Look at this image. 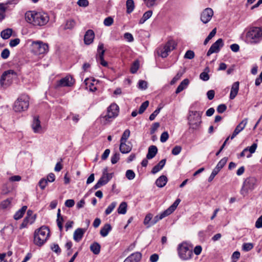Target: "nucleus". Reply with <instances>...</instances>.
I'll use <instances>...</instances> for the list:
<instances>
[{
  "label": "nucleus",
  "mask_w": 262,
  "mask_h": 262,
  "mask_svg": "<svg viewBox=\"0 0 262 262\" xmlns=\"http://www.w3.org/2000/svg\"><path fill=\"white\" fill-rule=\"evenodd\" d=\"M25 20L34 27L45 26L49 21V15L43 12L27 11L25 15Z\"/></svg>",
  "instance_id": "1"
},
{
  "label": "nucleus",
  "mask_w": 262,
  "mask_h": 262,
  "mask_svg": "<svg viewBox=\"0 0 262 262\" xmlns=\"http://www.w3.org/2000/svg\"><path fill=\"white\" fill-rule=\"evenodd\" d=\"M262 40V27H253L246 34V40L251 44H256Z\"/></svg>",
  "instance_id": "2"
},
{
  "label": "nucleus",
  "mask_w": 262,
  "mask_h": 262,
  "mask_svg": "<svg viewBox=\"0 0 262 262\" xmlns=\"http://www.w3.org/2000/svg\"><path fill=\"white\" fill-rule=\"evenodd\" d=\"M49 234V229L46 226H42L36 230L34 234V244L38 246H42L48 239Z\"/></svg>",
  "instance_id": "3"
},
{
  "label": "nucleus",
  "mask_w": 262,
  "mask_h": 262,
  "mask_svg": "<svg viewBox=\"0 0 262 262\" xmlns=\"http://www.w3.org/2000/svg\"><path fill=\"white\" fill-rule=\"evenodd\" d=\"M177 250L179 257L183 260L190 259L193 256L192 247L186 242L179 244Z\"/></svg>",
  "instance_id": "4"
},
{
  "label": "nucleus",
  "mask_w": 262,
  "mask_h": 262,
  "mask_svg": "<svg viewBox=\"0 0 262 262\" xmlns=\"http://www.w3.org/2000/svg\"><path fill=\"white\" fill-rule=\"evenodd\" d=\"M180 202L181 200L180 199H177L166 210L160 214L155 216L154 219L150 222V224L147 226V227H150V226L156 224L160 220L171 214L176 209Z\"/></svg>",
  "instance_id": "5"
},
{
  "label": "nucleus",
  "mask_w": 262,
  "mask_h": 262,
  "mask_svg": "<svg viewBox=\"0 0 262 262\" xmlns=\"http://www.w3.org/2000/svg\"><path fill=\"white\" fill-rule=\"evenodd\" d=\"M188 123L190 129H198L202 123L201 113L197 111H189Z\"/></svg>",
  "instance_id": "6"
},
{
  "label": "nucleus",
  "mask_w": 262,
  "mask_h": 262,
  "mask_svg": "<svg viewBox=\"0 0 262 262\" xmlns=\"http://www.w3.org/2000/svg\"><path fill=\"white\" fill-rule=\"evenodd\" d=\"M29 105V98L28 95H21L15 101L13 110L16 112L26 111Z\"/></svg>",
  "instance_id": "7"
},
{
  "label": "nucleus",
  "mask_w": 262,
  "mask_h": 262,
  "mask_svg": "<svg viewBox=\"0 0 262 262\" xmlns=\"http://www.w3.org/2000/svg\"><path fill=\"white\" fill-rule=\"evenodd\" d=\"M33 50L38 54H45L48 51V45L41 41H34L32 43Z\"/></svg>",
  "instance_id": "8"
},
{
  "label": "nucleus",
  "mask_w": 262,
  "mask_h": 262,
  "mask_svg": "<svg viewBox=\"0 0 262 262\" xmlns=\"http://www.w3.org/2000/svg\"><path fill=\"white\" fill-rule=\"evenodd\" d=\"M105 50L104 49V45L103 43H99L97 48V53L96 54V60L102 66L106 67L108 65L107 62L104 59V55Z\"/></svg>",
  "instance_id": "9"
},
{
  "label": "nucleus",
  "mask_w": 262,
  "mask_h": 262,
  "mask_svg": "<svg viewBox=\"0 0 262 262\" xmlns=\"http://www.w3.org/2000/svg\"><path fill=\"white\" fill-rule=\"evenodd\" d=\"M256 182V179L253 177L246 179L243 183V186L241 190V193L244 194V192H247L248 190L253 189Z\"/></svg>",
  "instance_id": "10"
},
{
  "label": "nucleus",
  "mask_w": 262,
  "mask_h": 262,
  "mask_svg": "<svg viewBox=\"0 0 262 262\" xmlns=\"http://www.w3.org/2000/svg\"><path fill=\"white\" fill-rule=\"evenodd\" d=\"M119 112V107L115 104L113 103L107 108V114L105 115L104 118L106 120L116 117Z\"/></svg>",
  "instance_id": "11"
},
{
  "label": "nucleus",
  "mask_w": 262,
  "mask_h": 262,
  "mask_svg": "<svg viewBox=\"0 0 262 262\" xmlns=\"http://www.w3.org/2000/svg\"><path fill=\"white\" fill-rule=\"evenodd\" d=\"M74 83V80L70 76H67L57 81L56 88L64 86H71Z\"/></svg>",
  "instance_id": "12"
},
{
  "label": "nucleus",
  "mask_w": 262,
  "mask_h": 262,
  "mask_svg": "<svg viewBox=\"0 0 262 262\" xmlns=\"http://www.w3.org/2000/svg\"><path fill=\"white\" fill-rule=\"evenodd\" d=\"M224 46L223 40L222 38L218 39L213 43L207 53V56H209L214 53H218L220 49Z\"/></svg>",
  "instance_id": "13"
},
{
  "label": "nucleus",
  "mask_w": 262,
  "mask_h": 262,
  "mask_svg": "<svg viewBox=\"0 0 262 262\" xmlns=\"http://www.w3.org/2000/svg\"><path fill=\"white\" fill-rule=\"evenodd\" d=\"M213 15V11L211 8H207L201 14V20L204 24L208 23Z\"/></svg>",
  "instance_id": "14"
},
{
  "label": "nucleus",
  "mask_w": 262,
  "mask_h": 262,
  "mask_svg": "<svg viewBox=\"0 0 262 262\" xmlns=\"http://www.w3.org/2000/svg\"><path fill=\"white\" fill-rule=\"evenodd\" d=\"M247 123V119H245L238 124L234 129L232 135L230 137L231 140L233 139L241 131H242L245 127Z\"/></svg>",
  "instance_id": "15"
},
{
  "label": "nucleus",
  "mask_w": 262,
  "mask_h": 262,
  "mask_svg": "<svg viewBox=\"0 0 262 262\" xmlns=\"http://www.w3.org/2000/svg\"><path fill=\"white\" fill-rule=\"evenodd\" d=\"M32 128L35 133H41L42 127L38 116H34L32 123Z\"/></svg>",
  "instance_id": "16"
},
{
  "label": "nucleus",
  "mask_w": 262,
  "mask_h": 262,
  "mask_svg": "<svg viewBox=\"0 0 262 262\" xmlns=\"http://www.w3.org/2000/svg\"><path fill=\"white\" fill-rule=\"evenodd\" d=\"M95 37V34L92 30H88L84 36V42L86 45L91 44L94 40Z\"/></svg>",
  "instance_id": "17"
},
{
  "label": "nucleus",
  "mask_w": 262,
  "mask_h": 262,
  "mask_svg": "<svg viewBox=\"0 0 262 262\" xmlns=\"http://www.w3.org/2000/svg\"><path fill=\"white\" fill-rule=\"evenodd\" d=\"M142 257L140 252H136L128 256L123 262H139Z\"/></svg>",
  "instance_id": "18"
},
{
  "label": "nucleus",
  "mask_w": 262,
  "mask_h": 262,
  "mask_svg": "<svg viewBox=\"0 0 262 262\" xmlns=\"http://www.w3.org/2000/svg\"><path fill=\"white\" fill-rule=\"evenodd\" d=\"M87 228H77L74 232L73 238L74 239L78 242L82 238L84 233L86 232Z\"/></svg>",
  "instance_id": "19"
},
{
  "label": "nucleus",
  "mask_w": 262,
  "mask_h": 262,
  "mask_svg": "<svg viewBox=\"0 0 262 262\" xmlns=\"http://www.w3.org/2000/svg\"><path fill=\"white\" fill-rule=\"evenodd\" d=\"M10 75L16 76V73L14 70H12L6 71L3 73L2 75L1 76L0 80L1 85H3L4 84V82L7 78H10Z\"/></svg>",
  "instance_id": "20"
},
{
  "label": "nucleus",
  "mask_w": 262,
  "mask_h": 262,
  "mask_svg": "<svg viewBox=\"0 0 262 262\" xmlns=\"http://www.w3.org/2000/svg\"><path fill=\"white\" fill-rule=\"evenodd\" d=\"M239 83L238 81L235 82L232 84L230 94V99H234L237 95L239 90Z\"/></svg>",
  "instance_id": "21"
},
{
  "label": "nucleus",
  "mask_w": 262,
  "mask_h": 262,
  "mask_svg": "<svg viewBox=\"0 0 262 262\" xmlns=\"http://www.w3.org/2000/svg\"><path fill=\"white\" fill-rule=\"evenodd\" d=\"M158 152V148L155 145H151L149 147L148 153L146 155L147 159H151L155 157Z\"/></svg>",
  "instance_id": "22"
},
{
  "label": "nucleus",
  "mask_w": 262,
  "mask_h": 262,
  "mask_svg": "<svg viewBox=\"0 0 262 262\" xmlns=\"http://www.w3.org/2000/svg\"><path fill=\"white\" fill-rule=\"evenodd\" d=\"M167 178L165 176L162 175L159 177L156 181V185L159 188H162L166 184Z\"/></svg>",
  "instance_id": "23"
},
{
  "label": "nucleus",
  "mask_w": 262,
  "mask_h": 262,
  "mask_svg": "<svg viewBox=\"0 0 262 262\" xmlns=\"http://www.w3.org/2000/svg\"><path fill=\"white\" fill-rule=\"evenodd\" d=\"M189 83V80L188 79H184L179 85L176 90V94H178L182 92L183 90L185 89Z\"/></svg>",
  "instance_id": "24"
},
{
  "label": "nucleus",
  "mask_w": 262,
  "mask_h": 262,
  "mask_svg": "<svg viewBox=\"0 0 262 262\" xmlns=\"http://www.w3.org/2000/svg\"><path fill=\"white\" fill-rule=\"evenodd\" d=\"M166 160L165 159H162L161 160L158 164L155 165L151 170V173L153 174H155L161 170L163 167L164 166L166 163Z\"/></svg>",
  "instance_id": "25"
},
{
  "label": "nucleus",
  "mask_w": 262,
  "mask_h": 262,
  "mask_svg": "<svg viewBox=\"0 0 262 262\" xmlns=\"http://www.w3.org/2000/svg\"><path fill=\"white\" fill-rule=\"evenodd\" d=\"M227 158H224L222 159L217 163L216 167L213 169V171H215V173L217 174L223 168L227 162Z\"/></svg>",
  "instance_id": "26"
},
{
  "label": "nucleus",
  "mask_w": 262,
  "mask_h": 262,
  "mask_svg": "<svg viewBox=\"0 0 262 262\" xmlns=\"http://www.w3.org/2000/svg\"><path fill=\"white\" fill-rule=\"evenodd\" d=\"M132 147L126 144V142H120L119 149L122 154H127L132 150Z\"/></svg>",
  "instance_id": "27"
},
{
  "label": "nucleus",
  "mask_w": 262,
  "mask_h": 262,
  "mask_svg": "<svg viewBox=\"0 0 262 262\" xmlns=\"http://www.w3.org/2000/svg\"><path fill=\"white\" fill-rule=\"evenodd\" d=\"M112 230V227L110 224H105L100 230V233L103 237L106 236Z\"/></svg>",
  "instance_id": "28"
},
{
  "label": "nucleus",
  "mask_w": 262,
  "mask_h": 262,
  "mask_svg": "<svg viewBox=\"0 0 262 262\" xmlns=\"http://www.w3.org/2000/svg\"><path fill=\"white\" fill-rule=\"evenodd\" d=\"M27 209V206H23L19 210H18L15 213V214L14 215V219L15 220H18L21 219L23 216L25 212L26 211Z\"/></svg>",
  "instance_id": "29"
},
{
  "label": "nucleus",
  "mask_w": 262,
  "mask_h": 262,
  "mask_svg": "<svg viewBox=\"0 0 262 262\" xmlns=\"http://www.w3.org/2000/svg\"><path fill=\"white\" fill-rule=\"evenodd\" d=\"M100 245L97 242H94L90 246V250L94 254L97 255L100 251Z\"/></svg>",
  "instance_id": "30"
},
{
  "label": "nucleus",
  "mask_w": 262,
  "mask_h": 262,
  "mask_svg": "<svg viewBox=\"0 0 262 262\" xmlns=\"http://www.w3.org/2000/svg\"><path fill=\"white\" fill-rule=\"evenodd\" d=\"M126 13L130 14L135 9V4L133 0H127L126 2Z\"/></svg>",
  "instance_id": "31"
},
{
  "label": "nucleus",
  "mask_w": 262,
  "mask_h": 262,
  "mask_svg": "<svg viewBox=\"0 0 262 262\" xmlns=\"http://www.w3.org/2000/svg\"><path fill=\"white\" fill-rule=\"evenodd\" d=\"M76 23L73 19H69L66 21L65 26L64 27V30H72L76 26Z\"/></svg>",
  "instance_id": "32"
},
{
  "label": "nucleus",
  "mask_w": 262,
  "mask_h": 262,
  "mask_svg": "<svg viewBox=\"0 0 262 262\" xmlns=\"http://www.w3.org/2000/svg\"><path fill=\"white\" fill-rule=\"evenodd\" d=\"M170 51H169L164 46L163 47L160 48L158 50V54L162 58H165L168 55Z\"/></svg>",
  "instance_id": "33"
},
{
  "label": "nucleus",
  "mask_w": 262,
  "mask_h": 262,
  "mask_svg": "<svg viewBox=\"0 0 262 262\" xmlns=\"http://www.w3.org/2000/svg\"><path fill=\"white\" fill-rule=\"evenodd\" d=\"M127 205L125 202H122L120 204V205L117 209L118 213L119 214H125L126 212V211H127Z\"/></svg>",
  "instance_id": "34"
},
{
  "label": "nucleus",
  "mask_w": 262,
  "mask_h": 262,
  "mask_svg": "<svg viewBox=\"0 0 262 262\" xmlns=\"http://www.w3.org/2000/svg\"><path fill=\"white\" fill-rule=\"evenodd\" d=\"M164 46L169 51H170V52H171L176 48L177 43L173 40H169Z\"/></svg>",
  "instance_id": "35"
},
{
  "label": "nucleus",
  "mask_w": 262,
  "mask_h": 262,
  "mask_svg": "<svg viewBox=\"0 0 262 262\" xmlns=\"http://www.w3.org/2000/svg\"><path fill=\"white\" fill-rule=\"evenodd\" d=\"M12 30L10 28L4 30L1 32V37L4 39H8L12 35Z\"/></svg>",
  "instance_id": "36"
},
{
  "label": "nucleus",
  "mask_w": 262,
  "mask_h": 262,
  "mask_svg": "<svg viewBox=\"0 0 262 262\" xmlns=\"http://www.w3.org/2000/svg\"><path fill=\"white\" fill-rule=\"evenodd\" d=\"M205 71V72H203L200 74V78L203 81H207L209 79V75L208 74V72L209 71V68H206Z\"/></svg>",
  "instance_id": "37"
},
{
  "label": "nucleus",
  "mask_w": 262,
  "mask_h": 262,
  "mask_svg": "<svg viewBox=\"0 0 262 262\" xmlns=\"http://www.w3.org/2000/svg\"><path fill=\"white\" fill-rule=\"evenodd\" d=\"M216 33V29L215 28L211 31V32L209 33L208 36L206 38L204 41V45H206L209 42V41L215 36Z\"/></svg>",
  "instance_id": "38"
},
{
  "label": "nucleus",
  "mask_w": 262,
  "mask_h": 262,
  "mask_svg": "<svg viewBox=\"0 0 262 262\" xmlns=\"http://www.w3.org/2000/svg\"><path fill=\"white\" fill-rule=\"evenodd\" d=\"M139 68V61L138 60H135L133 62V63L130 68V71L132 73L135 74L137 72Z\"/></svg>",
  "instance_id": "39"
},
{
  "label": "nucleus",
  "mask_w": 262,
  "mask_h": 262,
  "mask_svg": "<svg viewBox=\"0 0 262 262\" xmlns=\"http://www.w3.org/2000/svg\"><path fill=\"white\" fill-rule=\"evenodd\" d=\"M130 130L128 129L125 130L121 137L120 142H126L130 136Z\"/></svg>",
  "instance_id": "40"
},
{
  "label": "nucleus",
  "mask_w": 262,
  "mask_h": 262,
  "mask_svg": "<svg viewBox=\"0 0 262 262\" xmlns=\"http://www.w3.org/2000/svg\"><path fill=\"white\" fill-rule=\"evenodd\" d=\"M254 247V245L251 243H244L242 246V250L244 251L248 252L252 249Z\"/></svg>",
  "instance_id": "41"
},
{
  "label": "nucleus",
  "mask_w": 262,
  "mask_h": 262,
  "mask_svg": "<svg viewBox=\"0 0 262 262\" xmlns=\"http://www.w3.org/2000/svg\"><path fill=\"white\" fill-rule=\"evenodd\" d=\"M117 205V203L116 202H112L106 209L105 211V213L106 215L110 214L114 208L116 207Z\"/></svg>",
  "instance_id": "42"
},
{
  "label": "nucleus",
  "mask_w": 262,
  "mask_h": 262,
  "mask_svg": "<svg viewBox=\"0 0 262 262\" xmlns=\"http://www.w3.org/2000/svg\"><path fill=\"white\" fill-rule=\"evenodd\" d=\"M184 72L181 71H179L177 75L173 78V79L170 81V84H174L177 81H178L181 78Z\"/></svg>",
  "instance_id": "43"
},
{
  "label": "nucleus",
  "mask_w": 262,
  "mask_h": 262,
  "mask_svg": "<svg viewBox=\"0 0 262 262\" xmlns=\"http://www.w3.org/2000/svg\"><path fill=\"white\" fill-rule=\"evenodd\" d=\"M6 8L5 5L3 3H0V20H2L5 17V12Z\"/></svg>",
  "instance_id": "44"
},
{
  "label": "nucleus",
  "mask_w": 262,
  "mask_h": 262,
  "mask_svg": "<svg viewBox=\"0 0 262 262\" xmlns=\"http://www.w3.org/2000/svg\"><path fill=\"white\" fill-rule=\"evenodd\" d=\"M148 105H149L148 101H145L143 103H142L139 107L138 113L140 114H142L145 111V110L147 108Z\"/></svg>",
  "instance_id": "45"
},
{
  "label": "nucleus",
  "mask_w": 262,
  "mask_h": 262,
  "mask_svg": "<svg viewBox=\"0 0 262 262\" xmlns=\"http://www.w3.org/2000/svg\"><path fill=\"white\" fill-rule=\"evenodd\" d=\"M152 214L151 213H148L146 216L144 220L143 223L145 225H146L147 226H148L150 222L152 221Z\"/></svg>",
  "instance_id": "46"
},
{
  "label": "nucleus",
  "mask_w": 262,
  "mask_h": 262,
  "mask_svg": "<svg viewBox=\"0 0 262 262\" xmlns=\"http://www.w3.org/2000/svg\"><path fill=\"white\" fill-rule=\"evenodd\" d=\"M48 184V181L45 178H42L38 182V185L41 190H44Z\"/></svg>",
  "instance_id": "47"
},
{
  "label": "nucleus",
  "mask_w": 262,
  "mask_h": 262,
  "mask_svg": "<svg viewBox=\"0 0 262 262\" xmlns=\"http://www.w3.org/2000/svg\"><path fill=\"white\" fill-rule=\"evenodd\" d=\"M194 52L192 50H188L184 55V58L185 59H192L194 57Z\"/></svg>",
  "instance_id": "48"
},
{
  "label": "nucleus",
  "mask_w": 262,
  "mask_h": 262,
  "mask_svg": "<svg viewBox=\"0 0 262 262\" xmlns=\"http://www.w3.org/2000/svg\"><path fill=\"white\" fill-rule=\"evenodd\" d=\"M126 177L129 180L134 179L135 177V173L132 170H127L125 173Z\"/></svg>",
  "instance_id": "49"
},
{
  "label": "nucleus",
  "mask_w": 262,
  "mask_h": 262,
  "mask_svg": "<svg viewBox=\"0 0 262 262\" xmlns=\"http://www.w3.org/2000/svg\"><path fill=\"white\" fill-rule=\"evenodd\" d=\"M51 248L53 251L57 253V254H59L61 253V249L57 244H53L51 246Z\"/></svg>",
  "instance_id": "50"
},
{
  "label": "nucleus",
  "mask_w": 262,
  "mask_h": 262,
  "mask_svg": "<svg viewBox=\"0 0 262 262\" xmlns=\"http://www.w3.org/2000/svg\"><path fill=\"white\" fill-rule=\"evenodd\" d=\"M161 107H158L149 116V119L150 121L154 120L158 114L160 113Z\"/></svg>",
  "instance_id": "51"
},
{
  "label": "nucleus",
  "mask_w": 262,
  "mask_h": 262,
  "mask_svg": "<svg viewBox=\"0 0 262 262\" xmlns=\"http://www.w3.org/2000/svg\"><path fill=\"white\" fill-rule=\"evenodd\" d=\"M113 18L110 16L104 19L103 24L105 26H110L113 24Z\"/></svg>",
  "instance_id": "52"
},
{
  "label": "nucleus",
  "mask_w": 262,
  "mask_h": 262,
  "mask_svg": "<svg viewBox=\"0 0 262 262\" xmlns=\"http://www.w3.org/2000/svg\"><path fill=\"white\" fill-rule=\"evenodd\" d=\"M160 123L159 122H155L151 126L150 129V134H154L157 129L159 127Z\"/></svg>",
  "instance_id": "53"
},
{
  "label": "nucleus",
  "mask_w": 262,
  "mask_h": 262,
  "mask_svg": "<svg viewBox=\"0 0 262 262\" xmlns=\"http://www.w3.org/2000/svg\"><path fill=\"white\" fill-rule=\"evenodd\" d=\"M120 159V155L119 153L114 154L111 158V162L113 164H115L119 161Z\"/></svg>",
  "instance_id": "54"
},
{
  "label": "nucleus",
  "mask_w": 262,
  "mask_h": 262,
  "mask_svg": "<svg viewBox=\"0 0 262 262\" xmlns=\"http://www.w3.org/2000/svg\"><path fill=\"white\" fill-rule=\"evenodd\" d=\"M169 138V135L167 132H163L160 137V141L162 143L165 142Z\"/></svg>",
  "instance_id": "55"
},
{
  "label": "nucleus",
  "mask_w": 262,
  "mask_h": 262,
  "mask_svg": "<svg viewBox=\"0 0 262 262\" xmlns=\"http://www.w3.org/2000/svg\"><path fill=\"white\" fill-rule=\"evenodd\" d=\"M10 55V51L8 49H5L1 53V57L3 59H7Z\"/></svg>",
  "instance_id": "56"
},
{
  "label": "nucleus",
  "mask_w": 262,
  "mask_h": 262,
  "mask_svg": "<svg viewBox=\"0 0 262 262\" xmlns=\"http://www.w3.org/2000/svg\"><path fill=\"white\" fill-rule=\"evenodd\" d=\"M182 147L180 146H176L172 150V154L173 155H178L181 151Z\"/></svg>",
  "instance_id": "57"
},
{
  "label": "nucleus",
  "mask_w": 262,
  "mask_h": 262,
  "mask_svg": "<svg viewBox=\"0 0 262 262\" xmlns=\"http://www.w3.org/2000/svg\"><path fill=\"white\" fill-rule=\"evenodd\" d=\"M20 42V39L18 38L11 39L10 41L9 45L11 47H14L18 45Z\"/></svg>",
  "instance_id": "58"
},
{
  "label": "nucleus",
  "mask_w": 262,
  "mask_h": 262,
  "mask_svg": "<svg viewBox=\"0 0 262 262\" xmlns=\"http://www.w3.org/2000/svg\"><path fill=\"white\" fill-rule=\"evenodd\" d=\"M227 109V106L224 104H220L217 107V112L219 113H224Z\"/></svg>",
  "instance_id": "59"
},
{
  "label": "nucleus",
  "mask_w": 262,
  "mask_h": 262,
  "mask_svg": "<svg viewBox=\"0 0 262 262\" xmlns=\"http://www.w3.org/2000/svg\"><path fill=\"white\" fill-rule=\"evenodd\" d=\"M77 5L80 7H86L89 5V1L88 0H78Z\"/></svg>",
  "instance_id": "60"
},
{
  "label": "nucleus",
  "mask_w": 262,
  "mask_h": 262,
  "mask_svg": "<svg viewBox=\"0 0 262 262\" xmlns=\"http://www.w3.org/2000/svg\"><path fill=\"white\" fill-rule=\"evenodd\" d=\"M139 88L145 90L147 87V82L144 80H139L138 82Z\"/></svg>",
  "instance_id": "61"
},
{
  "label": "nucleus",
  "mask_w": 262,
  "mask_h": 262,
  "mask_svg": "<svg viewBox=\"0 0 262 262\" xmlns=\"http://www.w3.org/2000/svg\"><path fill=\"white\" fill-rule=\"evenodd\" d=\"M124 37L126 40H127L129 42H132L134 40L133 36L130 33H125L124 34Z\"/></svg>",
  "instance_id": "62"
},
{
  "label": "nucleus",
  "mask_w": 262,
  "mask_h": 262,
  "mask_svg": "<svg viewBox=\"0 0 262 262\" xmlns=\"http://www.w3.org/2000/svg\"><path fill=\"white\" fill-rule=\"evenodd\" d=\"M64 204L66 207L71 208V207H72L73 206H74V205L75 204V201L74 200H72V199L67 200L65 202Z\"/></svg>",
  "instance_id": "63"
},
{
  "label": "nucleus",
  "mask_w": 262,
  "mask_h": 262,
  "mask_svg": "<svg viewBox=\"0 0 262 262\" xmlns=\"http://www.w3.org/2000/svg\"><path fill=\"white\" fill-rule=\"evenodd\" d=\"M255 227L257 228H262V215L256 221Z\"/></svg>",
  "instance_id": "64"
}]
</instances>
